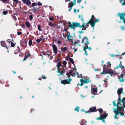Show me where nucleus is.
<instances>
[{
  "label": "nucleus",
  "instance_id": "6ab92c4d",
  "mask_svg": "<svg viewBox=\"0 0 125 125\" xmlns=\"http://www.w3.org/2000/svg\"><path fill=\"white\" fill-rule=\"evenodd\" d=\"M89 111L91 112H95L96 111L95 107H93L90 109Z\"/></svg>",
  "mask_w": 125,
  "mask_h": 125
},
{
  "label": "nucleus",
  "instance_id": "e2e57ef3",
  "mask_svg": "<svg viewBox=\"0 0 125 125\" xmlns=\"http://www.w3.org/2000/svg\"><path fill=\"white\" fill-rule=\"evenodd\" d=\"M83 83H81V84H79V85H80V86H83Z\"/></svg>",
  "mask_w": 125,
  "mask_h": 125
},
{
  "label": "nucleus",
  "instance_id": "338daca9",
  "mask_svg": "<svg viewBox=\"0 0 125 125\" xmlns=\"http://www.w3.org/2000/svg\"><path fill=\"white\" fill-rule=\"evenodd\" d=\"M88 48L89 49V50H92V49L90 47H88Z\"/></svg>",
  "mask_w": 125,
  "mask_h": 125
},
{
  "label": "nucleus",
  "instance_id": "f8f14e48",
  "mask_svg": "<svg viewBox=\"0 0 125 125\" xmlns=\"http://www.w3.org/2000/svg\"><path fill=\"white\" fill-rule=\"evenodd\" d=\"M85 23L83 22V25L82 26H81L80 25V26H79V27L80 28H82L83 27V28L82 29L81 31H79V32L80 33H82L83 32V30H85L84 29V28L85 27Z\"/></svg>",
  "mask_w": 125,
  "mask_h": 125
},
{
  "label": "nucleus",
  "instance_id": "5701e85b",
  "mask_svg": "<svg viewBox=\"0 0 125 125\" xmlns=\"http://www.w3.org/2000/svg\"><path fill=\"white\" fill-rule=\"evenodd\" d=\"M1 45L3 47H5L6 46V43L5 42L3 41L1 42Z\"/></svg>",
  "mask_w": 125,
  "mask_h": 125
},
{
  "label": "nucleus",
  "instance_id": "49530a36",
  "mask_svg": "<svg viewBox=\"0 0 125 125\" xmlns=\"http://www.w3.org/2000/svg\"><path fill=\"white\" fill-rule=\"evenodd\" d=\"M32 5L33 6H36V4L35 3H33L32 4Z\"/></svg>",
  "mask_w": 125,
  "mask_h": 125
},
{
  "label": "nucleus",
  "instance_id": "c9c22d12",
  "mask_svg": "<svg viewBox=\"0 0 125 125\" xmlns=\"http://www.w3.org/2000/svg\"><path fill=\"white\" fill-rule=\"evenodd\" d=\"M64 69H63L62 70V72L61 73V74L62 75H63V73H64V71L65 70Z\"/></svg>",
  "mask_w": 125,
  "mask_h": 125
},
{
  "label": "nucleus",
  "instance_id": "f3484780",
  "mask_svg": "<svg viewBox=\"0 0 125 125\" xmlns=\"http://www.w3.org/2000/svg\"><path fill=\"white\" fill-rule=\"evenodd\" d=\"M22 1L24 3L26 4L27 5H29L31 4L30 1L29 0H24V1Z\"/></svg>",
  "mask_w": 125,
  "mask_h": 125
},
{
  "label": "nucleus",
  "instance_id": "a878e982",
  "mask_svg": "<svg viewBox=\"0 0 125 125\" xmlns=\"http://www.w3.org/2000/svg\"><path fill=\"white\" fill-rule=\"evenodd\" d=\"M120 2H123V3H121L123 6L125 5V0H120Z\"/></svg>",
  "mask_w": 125,
  "mask_h": 125
},
{
  "label": "nucleus",
  "instance_id": "5fc2aeb1",
  "mask_svg": "<svg viewBox=\"0 0 125 125\" xmlns=\"http://www.w3.org/2000/svg\"><path fill=\"white\" fill-rule=\"evenodd\" d=\"M110 55L112 57H113L114 56H115L116 55L114 54H110Z\"/></svg>",
  "mask_w": 125,
  "mask_h": 125
},
{
  "label": "nucleus",
  "instance_id": "f257e3e1",
  "mask_svg": "<svg viewBox=\"0 0 125 125\" xmlns=\"http://www.w3.org/2000/svg\"><path fill=\"white\" fill-rule=\"evenodd\" d=\"M123 108L122 107H118V108L116 109H115V111L116 113L115 115L114 116V118L115 119H117V116H118L119 114H120L121 115L123 116L124 114L123 113H121V111H123Z\"/></svg>",
  "mask_w": 125,
  "mask_h": 125
},
{
  "label": "nucleus",
  "instance_id": "2eb2a0df",
  "mask_svg": "<svg viewBox=\"0 0 125 125\" xmlns=\"http://www.w3.org/2000/svg\"><path fill=\"white\" fill-rule=\"evenodd\" d=\"M124 76V74H121V77L119 78V80L120 82H123L124 81V80L123 78Z\"/></svg>",
  "mask_w": 125,
  "mask_h": 125
},
{
  "label": "nucleus",
  "instance_id": "ddd939ff",
  "mask_svg": "<svg viewBox=\"0 0 125 125\" xmlns=\"http://www.w3.org/2000/svg\"><path fill=\"white\" fill-rule=\"evenodd\" d=\"M123 88H121L118 89L117 91V93L118 95H119V97H120V94L122 93Z\"/></svg>",
  "mask_w": 125,
  "mask_h": 125
},
{
  "label": "nucleus",
  "instance_id": "c03bdc74",
  "mask_svg": "<svg viewBox=\"0 0 125 125\" xmlns=\"http://www.w3.org/2000/svg\"><path fill=\"white\" fill-rule=\"evenodd\" d=\"M69 58H70L68 56H67L66 58V60L67 61L69 60Z\"/></svg>",
  "mask_w": 125,
  "mask_h": 125
},
{
  "label": "nucleus",
  "instance_id": "4468645a",
  "mask_svg": "<svg viewBox=\"0 0 125 125\" xmlns=\"http://www.w3.org/2000/svg\"><path fill=\"white\" fill-rule=\"evenodd\" d=\"M20 43L21 45V46L23 45V46L26 45L27 43V42L24 40H21Z\"/></svg>",
  "mask_w": 125,
  "mask_h": 125
},
{
  "label": "nucleus",
  "instance_id": "8fccbe9b",
  "mask_svg": "<svg viewBox=\"0 0 125 125\" xmlns=\"http://www.w3.org/2000/svg\"><path fill=\"white\" fill-rule=\"evenodd\" d=\"M77 11L78 12H79V10H76V9H74V12L75 13H76V11Z\"/></svg>",
  "mask_w": 125,
  "mask_h": 125
},
{
  "label": "nucleus",
  "instance_id": "0e129e2a",
  "mask_svg": "<svg viewBox=\"0 0 125 125\" xmlns=\"http://www.w3.org/2000/svg\"><path fill=\"white\" fill-rule=\"evenodd\" d=\"M107 63L108 64H109V65H111V64L110 62H107Z\"/></svg>",
  "mask_w": 125,
  "mask_h": 125
},
{
  "label": "nucleus",
  "instance_id": "bf43d9fd",
  "mask_svg": "<svg viewBox=\"0 0 125 125\" xmlns=\"http://www.w3.org/2000/svg\"><path fill=\"white\" fill-rule=\"evenodd\" d=\"M42 78L44 79H45L46 78V77L44 75H42Z\"/></svg>",
  "mask_w": 125,
  "mask_h": 125
},
{
  "label": "nucleus",
  "instance_id": "774afa93",
  "mask_svg": "<svg viewBox=\"0 0 125 125\" xmlns=\"http://www.w3.org/2000/svg\"><path fill=\"white\" fill-rule=\"evenodd\" d=\"M27 56H28L30 57L31 56V54H28V55H27Z\"/></svg>",
  "mask_w": 125,
  "mask_h": 125
},
{
  "label": "nucleus",
  "instance_id": "37998d69",
  "mask_svg": "<svg viewBox=\"0 0 125 125\" xmlns=\"http://www.w3.org/2000/svg\"><path fill=\"white\" fill-rule=\"evenodd\" d=\"M67 62L65 61H64L63 62V64L64 66H65L67 64Z\"/></svg>",
  "mask_w": 125,
  "mask_h": 125
},
{
  "label": "nucleus",
  "instance_id": "423d86ee",
  "mask_svg": "<svg viewBox=\"0 0 125 125\" xmlns=\"http://www.w3.org/2000/svg\"><path fill=\"white\" fill-rule=\"evenodd\" d=\"M71 79H69L68 80L67 79L66 80H64L62 81H61V83L64 84H69L71 81Z\"/></svg>",
  "mask_w": 125,
  "mask_h": 125
},
{
  "label": "nucleus",
  "instance_id": "aec40b11",
  "mask_svg": "<svg viewBox=\"0 0 125 125\" xmlns=\"http://www.w3.org/2000/svg\"><path fill=\"white\" fill-rule=\"evenodd\" d=\"M120 101V102H121L122 103H123V104L124 105V106L125 108V97L123 98L122 100Z\"/></svg>",
  "mask_w": 125,
  "mask_h": 125
},
{
  "label": "nucleus",
  "instance_id": "dca6fc26",
  "mask_svg": "<svg viewBox=\"0 0 125 125\" xmlns=\"http://www.w3.org/2000/svg\"><path fill=\"white\" fill-rule=\"evenodd\" d=\"M108 114L104 113L102 115H100L101 117L102 118V119H105L106 117L107 116Z\"/></svg>",
  "mask_w": 125,
  "mask_h": 125
},
{
  "label": "nucleus",
  "instance_id": "f704fd0d",
  "mask_svg": "<svg viewBox=\"0 0 125 125\" xmlns=\"http://www.w3.org/2000/svg\"><path fill=\"white\" fill-rule=\"evenodd\" d=\"M32 43V41L31 40H30L29 42V45H31Z\"/></svg>",
  "mask_w": 125,
  "mask_h": 125
},
{
  "label": "nucleus",
  "instance_id": "de8ad7c7",
  "mask_svg": "<svg viewBox=\"0 0 125 125\" xmlns=\"http://www.w3.org/2000/svg\"><path fill=\"white\" fill-rule=\"evenodd\" d=\"M120 27L121 29L122 30H124L125 29V27L124 26H120Z\"/></svg>",
  "mask_w": 125,
  "mask_h": 125
},
{
  "label": "nucleus",
  "instance_id": "4d7b16f0",
  "mask_svg": "<svg viewBox=\"0 0 125 125\" xmlns=\"http://www.w3.org/2000/svg\"><path fill=\"white\" fill-rule=\"evenodd\" d=\"M83 122V120L81 121V125H84V123Z\"/></svg>",
  "mask_w": 125,
  "mask_h": 125
},
{
  "label": "nucleus",
  "instance_id": "4be33fe9",
  "mask_svg": "<svg viewBox=\"0 0 125 125\" xmlns=\"http://www.w3.org/2000/svg\"><path fill=\"white\" fill-rule=\"evenodd\" d=\"M76 0H74L73 2H70L69 4H70V5H72V6H73L76 4Z\"/></svg>",
  "mask_w": 125,
  "mask_h": 125
},
{
  "label": "nucleus",
  "instance_id": "a211bd4d",
  "mask_svg": "<svg viewBox=\"0 0 125 125\" xmlns=\"http://www.w3.org/2000/svg\"><path fill=\"white\" fill-rule=\"evenodd\" d=\"M83 50L85 51V54L87 55L88 54L87 51H86V50L88 48V46L87 45H85L83 46Z\"/></svg>",
  "mask_w": 125,
  "mask_h": 125
},
{
  "label": "nucleus",
  "instance_id": "bb28decb",
  "mask_svg": "<svg viewBox=\"0 0 125 125\" xmlns=\"http://www.w3.org/2000/svg\"><path fill=\"white\" fill-rule=\"evenodd\" d=\"M89 23L88 22H87L85 26V27L84 28V30H86V28L88 27L89 26Z\"/></svg>",
  "mask_w": 125,
  "mask_h": 125
},
{
  "label": "nucleus",
  "instance_id": "3c124183",
  "mask_svg": "<svg viewBox=\"0 0 125 125\" xmlns=\"http://www.w3.org/2000/svg\"><path fill=\"white\" fill-rule=\"evenodd\" d=\"M3 14L4 15H6L7 14V12L6 11H4L3 12Z\"/></svg>",
  "mask_w": 125,
  "mask_h": 125
},
{
  "label": "nucleus",
  "instance_id": "4c0bfd02",
  "mask_svg": "<svg viewBox=\"0 0 125 125\" xmlns=\"http://www.w3.org/2000/svg\"><path fill=\"white\" fill-rule=\"evenodd\" d=\"M67 50V49L66 48V47H64L62 49V51H66Z\"/></svg>",
  "mask_w": 125,
  "mask_h": 125
},
{
  "label": "nucleus",
  "instance_id": "603ef678",
  "mask_svg": "<svg viewBox=\"0 0 125 125\" xmlns=\"http://www.w3.org/2000/svg\"><path fill=\"white\" fill-rule=\"evenodd\" d=\"M29 18L31 20H32L33 19V17L32 15H30L29 16Z\"/></svg>",
  "mask_w": 125,
  "mask_h": 125
},
{
  "label": "nucleus",
  "instance_id": "58836bf2",
  "mask_svg": "<svg viewBox=\"0 0 125 125\" xmlns=\"http://www.w3.org/2000/svg\"><path fill=\"white\" fill-rule=\"evenodd\" d=\"M57 43H58V45H60L61 43L60 41V40L58 41L57 42Z\"/></svg>",
  "mask_w": 125,
  "mask_h": 125
},
{
  "label": "nucleus",
  "instance_id": "052dcab7",
  "mask_svg": "<svg viewBox=\"0 0 125 125\" xmlns=\"http://www.w3.org/2000/svg\"><path fill=\"white\" fill-rule=\"evenodd\" d=\"M91 19H94V16L93 15L92 16L91 18Z\"/></svg>",
  "mask_w": 125,
  "mask_h": 125
},
{
  "label": "nucleus",
  "instance_id": "09e8293b",
  "mask_svg": "<svg viewBox=\"0 0 125 125\" xmlns=\"http://www.w3.org/2000/svg\"><path fill=\"white\" fill-rule=\"evenodd\" d=\"M99 21V20L98 19H95V22H98Z\"/></svg>",
  "mask_w": 125,
  "mask_h": 125
},
{
  "label": "nucleus",
  "instance_id": "39448f33",
  "mask_svg": "<svg viewBox=\"0 0 125 125\" xmlns=\"http://www.w3.org/2000/svg\"><path fill=\"white\" fill-rule=\"evenodd\" d=\"M108 73L110 75H118V73H116L114 70L110 69L108 70Z\"/></svg>",
  "mask_w": 125,
  "mask_h": 125
},
{
  "label": "nucleus",
  "instance_id": "393cba45",
  "mask_svg": "<svg viewBox=\"0 0 125 125\" xmlns=\"http://www.w3.org/2000/svg\"><path fill=\"white\" fill-rule=\"evenodd\" d=\"M61 66V64L60 62H59L58 63L57 65V68H59Z\"/></svg>",
  "mask_w": 125,
  "mask_h": 125
},
{
  "label": "nucleus",
  "instance_id": "a19ab883",
  "mask_svg": "<svg viewBox=\"0 0 125 125\" xmlns=\"http://www.w3.org/2000/svg\"><path fill=\"white\" fill-rule=\"evenodd\" d=\"M28 56L27 55L26 56H25L23 61H24L26 59L28 58Z\"/></svg>",
  "mask_w": 125,
  "mask_h": 125
},
{
  "label": "nucleus",
  "instance_id": "1a4fd4ad",
  "mask_svg": "<svg viewBox=\"0 0 125 125\" xmlns=\"http://www.w3.org/2000/svg\"><path fill=\"white\" fill-rule=\"evenodd\" d=\"M52 48L55 54H57V48L56 46L54 44H52Z\"/></svg>",
  "mask_w": 125,
  "mask_h": 125
},
{
  "label": "nucleus",
  "instance_id": "c85d7f7f",
  "mask_svg": "<svg viewBox=\"0 0 125 125\" xmlns=\"http://www.w3.org/2000/svg\"><path fill=\"white\" fill-rule=\"evenodd\" d=\"M79 17L80 19H81V20L82 21H83V17L82 15H79Z\"/></svg>",
  "mask_w": 125,
  "mask_h": 125
},
{
  "label": "nucleus",
  "instance_id": "680f3d73",
  "mask_svg": "<svg viewBox=\"0 0 125 125\" xmlns=\"http://www.w3.org/2000/svg\"><path fill=\"white\" fill-rule=\"evenodd\" d=\"M73 49H74V52L75 53V52L77 51V48H74Z\"/></svg>",
  "mask_w": 125,
  "mask_h": 125
},
{
  "label": "nucleus",
  "instance_id": "a18cd8bd",
  "mask_svg": "<svg viewBox=\"0 0 125 125\" xmlns=\"http://www.w3.org/2000/svg\"><path fill=\"white\" fill-rule=\"evenodd\" d=\"M99 112L101 114L103 112V110H102V109H99Z\"/></svg>",
  "mask_w": 125,
  "mask_h": 125
},
{
  "label": "nucleus",
  "instance_id": "9b49d317",
  "mask_svg": "<svg viewBox=\"0 0 125 125\" xmlns=\"http://www.w3.org/2000/svg\"><path fill=\"white\" fill-rule=\"evenodd\" d=\"M67 37L69 41L70 42H72V43H73V37L72 36H70V35L69 34H68V33L67 34Z\"/></svg>",
  "mask_w": 125,
  "mask_h": 125
},
{
  "label": "nucleus",
  "instance_id": "f03ea898",
  "mask_svg": "<svg viewBox=\"0 0 125 125\" xmlns=\"http://www.w3.org/2000/svg\"><path fill=\"white\" fill-rule=\"evenodd\" d=\"M72 24L70 21L68 22L69 26L71 28H73L74 29H75L76 27H79V26H80V23H78L77 22L75 23L73 22Z\"/></svg>",
  "mask_w": 125,
  "mask_h": 125
},
{
  "label": "nucleus",
  "instance_id": "7ed1b4c3",
  "mask_svg": "<svg viewBox=\"0 0 125 125\" xmlns=\"http://www.w3.org/2000/svg\"><path fill=\"white\" fill-rule=\"evenodd\" d=\"M75 71L74 70H71L69 71V73H67L66 75L68 76V77H70V75H72L73 77L75 76Z\"/></svg>",
  "mask_w": 125,
  "mask_h": 125
},
{
  "label": "nucleus",
  "instance_id": "0eeeda50",
  "mask_svg": "<svg viewBox=\"0 0 125 125\" xmlns=\"http://www.w3.org/2000/svg\"><path fill=\"white\" fill-rule=\"evenodd\" d=\"M89 24L94 29V27L95 25V22H94V19H90L89 21Z\"/></svg>",
  "mask_w": 125,
  "mask_h": 125
},
{
  "label": "nucleus",
  "instance_id": "473e14b6",
  "mask_svg": "<svg viewBox=\"0 0 125 125\" xmlns=\"http://www.w3.org/2000/svg\"><path fill=\"white\" fill-rule=\"evenodd\" d=\"M69 5H70V4H69L68 5V7H70V8L69 10V11H70L72 9V7H73V6H72V5H70L71 6H70Z\"/></svg>",
  "mask_w": 125,
  "mask_h": 125
},
{
  "label": "nucleus",
  "instance_id": "7c9ffc66",
  "mask_svg": "<svg viewBox=\"0 0 125 125\" xmlns=\"http://www.w3.org/2000/svg\"><path fill=\"white\" fill-rule=\"evenodd\" d=\"M38 30L40 31H42V29H41L40 25H38Z\"/></svg>",
  "mask_w": 125,
  "mask_h": 125
},
{
  "label": "nucleus",
  "instance_id": "79ce46f5",
  "mask_svg": "<svg viewBox=\"0 0 125 125\" xmlns=\"http://www.w3.org/2000/svg\"><path fill=\"white\" fill-rule=\"evenodd\" d=\"M37 4L38 5L40 6H41L42 5V3H41V2H38L37 3Z\"/></svg>",
  "mask_w": 125,
  "mask_h": 125
},
{
  "label": "nucleus",
  "instance_id": "6e6d98bb",
  "mask_svg": "<svg viewBox=\"0 0 125 125\" xmlns=\"http://www.w3.org/2000/svg\"><path fill=\"white\" fill-rule=\"evenodd\" d=\"M96 119H99V120H102V118L100 116V117H99L97 118H96Z\"/></svg>",
  "mask_w": 125,
  "mask_h": 125
},
{
  "label": "nucleus",
  "instance_id": "ea45409f",
  "mask_svg": "<svg viewBox=\"0 0 125 125\" xmlns=\"http://www.w3.org/2000/svg\"><path fill=\"white\" fill-rule=\"evenodd\" d=\"M28 56L27 55L26 56H25L23 61H24L26 59L28 58Z\"/></svg>",
  "mask_w": 125,
  "mask_h": 125
},
{
  "label": "nucleus",
  "instance_id": "e433bc0d",
  "mask_svg": "<svg viewBox=\"0 0 125 125\" xmlns=\"http://www.w3.org/2000/svg\"><path fill=\"white\" fill-rule=\"evenodd\" d=\"M10 44L11 46L12 47H14L15 45L12 42H11Z\"/></svg>",
  "mask_w": 125,
  "mask_h": 125
},
{
  "label": "nucleus",
  "instance_id": "b1692460",
  "mask_svg": "<svg viewBox=\"0 0 125 125\" xmlns=\"http://www.w3.org/2000/svg\"><path fill=\"white\" fill-rule=\"evenodd\" d=\"M26 26L28 27H29L30 26V23L28 21H27L26 22Z\"/></svg>",
  "mask_w": 125,
  "mask_h": 125
},
{
  "label": "nucleus",
  "instance_id": "864d4df0",
  "mask_svg": "<svg viewBox=\"0 0 125 125\" xmlns=\"http://www.w3.org/2000/svg\"><path fill=\"white\" fill-rule=\"evenodd\" d=\"M49 19L50 21H52L53 20V18L52 17H50L49 18Z\"/></svg>",
  "mask_w": 125,
  "mask_h": 125
},
{
  "label": "nucleus",
  "instance_id": "72a5a7b5",
  "mask_svg": "<svg viewBox=\"0 0 125 125\" xmlns=\"http://www.w3.org/2000/svg\"><path fill=\"white\" fill-rule=\"evenodd\" d=\"M42 40V39H38L36 40V41L38 43H39Z\"/></svg>",
  "mask_w": 125,
  "mask_h": 125
},
{
  "label": "nucleus",
  "instance_id": "c756f323",
  "mask_svg": "<svg viewBox=\"0 0 125 125\" xmlns=\"http://www.w3.org/2000/svg\"><path fill=\"white\" fill-rule=\"evenodd\" d=\"M69 61L70 62H71L73 64L74 63V61H73V59L72 58H69Z\"/></svg>",
  "mask_w": 125,
  "mask_h": 125
},
{
  "label": "nucleus",
  "instance_id": "9d476101",
  "mask_svg": "<svg viewBox=\"0 0 125 125\" xmlns=\"http://www.w3.org/2000/svg\"><path fill=\"white\" fill-rule=\"evenodd\" d=\"M81 43H85L86 44H89V42H88V40L87 38L86 37H85Z\"/></svg>",
  "mask_w": 125,
  "mask_h": 125
},
{
  "label": "nucleus",
  "instance_id": "6e6552de",
  "mask_svg": "<svg viewBox=\"0 0 125 125\" xmlns=\"http://www.w3.org/2000/svg\"><path fill=\"white\" fill-rule=\"evenodd\" d=\"M91 82L89 80L86 79L85 78L83 79L82 78V79L80 80V82L81 83H87Z\"/></svg>",
  "mask_w": 125,
  "mask_h": 125
},
{
  "label": "nucleus",
  "instance_id": "20e7f679",
  "mask_svg": "<svg viewBox=\"0 0 125 125\" xmlns=\"http://www.w3.org/2000/svg\"><path fill=\"white\" fill-rule=\"evenodd\" d=\"M118 15L120 17L121 20H123L124 23H125V12L123 14L119 13Z\"/></svg>",
  "mask_w": 125,
  "mask_h": 125
},
{
  "label": "nucleus",
  "instance_id": "13d9d810",
  "mask_svg": "<svg viewBox=\"0 0 125 125\" xmlns=\"http://www.w3.org/2000/svg\"><path fill=\"white\" fill-rule=\"evenodd\" d=\"M21 34V33L20 32H17V34L19 35H20Z\"/></svg>",
  "mask_w": 125,
  "mask_h": 125
},
{
  "label": "nucleus",
  "instance_id": "cd10ccee",
  "mask_svg": "<svg viewBox=\"0 0 125 125\" xmlns=\"http://www.w3.org/2000/svg\"><path fill=\"white\" fill-rule=\"evenodd\" d=\"M97 89L96 88H93L92 89V91L94 93V92H97Z\"/></svg>",
  "mask_w": 125,
  "mask_h": 125
},
{
  "label": "nucleus",
  "instance_id": "2f4dec72",
  "mask_svg": "<svg viewBox=\"0 0 125 125\" xmlns=\"http://www.w3.org/2000/svg\"><path fill=\"white\" fill-rule=\"evenodd\" d=\"M79 107H77L75 108V111H76L78 112H79Z\"/></svg>",
  "mask_w": 125,
  "mask_h": 125
},
{
  "label": "nucleus",
  "instance_id": "69168bd1",
  "mask_svg": "<svg viewBox=\"0 0 125 125\" xmlns=\"http://www.w3.org/2000/svg\"><path fill=\"white\" fill-rule=\"evenodd\" d=\"M58 69V71H57V73H60V69L59 68H57Z\"/></svg>",
  "mask_w": 125,
  "mask_h": 125
},
{
  "label": "nucleus",
  "instance_id": "412c9836",
  "mask_svg": "<svg viewBox=\"0 0 125 125\" xmlns=\"http://www.w3.org/2000/svg\"><path fill=\"white\" fill-rule=\"evenodd\" d=\"M108 73V70L107 71L105 70V69H103V71L101 73V74L103 75L104 74H106Z\"/></svg>",
  "mask_w": 125,
  "mask_h": 125
}]
</instances>
